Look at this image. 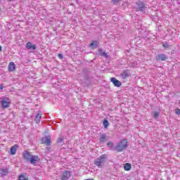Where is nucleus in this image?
Here are the masks:
<instances>
[{
    "label": "nucleus",
    "instance_id": "1",
    "mask_svg": "<svg viewBox=\"0 0 180 180\" xmlns=\"http://www.w3.org/2000/svg\"><path fill=\"white\" fill-rule=\"evenodd\" d=\"M129 147V142L127 141V139H122L115 146V151L117 153H122L124 151V150H127V148Z\"/></svg>",
    "mask_w": 180,
    "mask_h": 180
},
{
    "label": "nucleus",
    "instance_id": "2",
    "mask_svg": "<svg viewBox=\"0 0 180 180\" xmlns=\"http://www.w3.org/2000/svg\"><path fill=\"white\" fill-rule=\"evenodd\" d=\"M107 158L108 156L106 154L101 155L100 157L97 158L96 160H94V164L98 167V168H103L105 167Z\"/></svg>",
    "mask_w": 180,
    "mask_h": 180
},
{
    "label": "nucleus",
    "instance_id": "3",
    "mask_svg": "<svg viewBox=\"0 0 180 180\" xmlns=\"http://www.w3.org/2000/svg\"><path fill=\"white\" fill-rule=\"evenodd\" d=\"M147 9V5L141 1H138L136 2V10L137 12H144Z\"/></svg>",
    "mask_w": 180,
    "mask_h": 180
},
{
    "label": "nucleus",
    "instance_id": "4",
    "mask_svg": "<svg viewBox=\"0 0 180 180\" xmlns=\"http://www.w3.org/2000/svg\"><path fill=\"white\" fill-rule=\"evenodd\" d=\"M32 156L33 155H32L30 152L27 150L24 151L22 153V158L26 162H29V161H30V158H32Z\"/></svg>",
    "mask_w": 180,
    "mask_h": 180
},
{
    "label": "nucleus",
    "instance_id": "5",
    "mask_svg": "<svg viewBox=\"0 0 180 180\" xmlns=\"http://www.w3.org/2000/svg\"><path fill=\"white\" fill-rule=\"evenodd\" d=\"M71 174H72V172L68 171V170H65L63 172L60 179L61 180H68L69 178H71Z\"/></svg>",
    "mask_w": 180,
    "mask_h": 180
},
{
    "label": "nucleus",
    "instance_id": "6",
    "mask_svg": "<svg viewBox=\"0 0 180 180\" xmlns=\"http://www.w3.org/2000/svg\"><path fill=\"white\" fill-rule=\"evenodd\" d=\"M167 60H168V56L164 53H160L155 56L156 61H167Z\"/></svg>",
    "mask_w": 180,
    "mask_h": 180
},
{
    "label": "nucleus",
    "instance_id": "7",
    "mask_svg": "<svg viewBox=\"0 0 180 180\" xmlns=\"http://www.w3.org/2000/svg\"><path fill=\"white\" fill-rule=\"evenodd\" d=\"M39 161H40V158L38 155H32L28 162L32 164V165H36Z\"/></svg>",
    "mask_w": 180,
    "mask_h": 180
},
{
    "label": "nucleus",
    "instance_id": "8",
    "mask_svg": "<svg viewBox=\"0 0 180 180\" xmlns=\"http://www.w3.org/2000/svg\"><path fill=\"white\" fill-rule=\"evenodd\" d=\"M1 103L3 109H6V108L9 107L11 101L8 98H4L1 101Z\"/></svg>",
    "mask_w": 180,
    "mask_h": 180
},
{
    "label": "nucleus",
    "instance_id": "9",
    "mask_svg": "<svg viewBox=\"0 0 180 180\" xmlns=\"http://www.w3.org/2000/svg\"><path fill=\"white\" fill-rule=\"evenodd\" d=\"M110 82H112L114 86H116L117 88H120L122 86V82L117 80L115 77H111Z\"/></svg>",
    "mask_w": 180,
    "mask_h": 180
},
{
    "label": "nucleus",
    "instance_id": "10",
    "mask_svg": "<svg viewBox=\"0 0 180 180\" xmlns=\"http://www.w3.org/2000/svg\"><path fill=\"white\" fill-rule=\"evenodd\" d=\"M82 73L85 79H88L89 78V74H91V68H84L82 70Z\"/></svg>",
    "mask_w": 180,
    "mask_h": 180
},
{
    "label": "nucleus",
    "instance_id": "11",
    "mask_svg": "<svg viewBox=\"0 0 180 180\" xmlns=\"http://www.w3.org/2000/svg\"><path fill=\"white\" fill-rule=\"evenodd\" d=\"M131 74L130 73V70H125L122 73H120V77L122 78V79H126V78H129Z\"/></svg>",
    "mask_w": 180,
    "mask_h": 180
},
{
    "label": "nucleus",
    "instance_id": "12",
    "mask_svg": "<svg viewBox=\"0 0 180 180\" xmlns=\"http://www.w3.org/2000/svg\"><path fill=\"white\" fill-rule=\"evenodd\" d=\"M9 174V169L8 167H3L0 169L1 176H6Z\"/></svg>",
    "mask_w": 180,
    "mask_h": 180
},
{
    "label": "nucleus",
    "instance_id": "13",
    "mask_svg": "<svg viewBox=\"0 0 180 180\" xmlns=\"http://www.w3.org/2000/svg\"><path fill=\"white\" fill-rule=\"evenodd\" d=\"M26 48L27 50H33L34 51L37 49V46L33 44L32 42L28 41L26 44Z\"/></svg>",
    "mask_w": 180,
    "mask_h": 180
},
{
    "label": "nucleus",
    "instance_id": "14",
    "mask_svg": "<svg viewBox=\"0 0 180 180\" xmlns=\"http://www.w3.org/2000/svg\"><path fill=\"white\" fill-rule=\"evenodd\" d=\"M41 143L42 144L50 146V144H51V140L49 138V136H44L41 139Z\"/></svg>",
    "mask_w": 180,
    "mask_h": 180
},
{
    "label": "nucleus",
    "instance_id": "15",
    "mask_svg": "<svg viewBox=\"0 0 180 180\" xmlns=\"http://www.w3.org/2000/svg\"><path fill=\"white\" fill-rule=\"evenodd\" d=\"M40 120H41V111H39L38 114L36 115L34 118V122L37 124L40 123Z\"/></svg>",
    "mask_w": 180,
    "mask_h": 180
},
{
    "label": "nucleus",
    "instance_id": "16",
    "mask_svg": "<svg viewBox=\"0 0 180 180\" xmlns=\"http://www.w3.org/2000/svg\"><path fill=\"white\" fill-rule=\"evenodd\" d=\"M100 143H105V141H108V136H106V134H101L99 139Z\"/></svg>",
    "mask_w": 180,
    "mask_h": 180
},
{
    "label": "nucleus",
    "instance_id": "17",
    "mask_svg": "<svg viewBox=\"0 0 180 180\" xmlns=\"http://www.w3.org/2000/svg\"><path fill=\"white\" fill-rule=\"evenodd\" d=\"M107 147H108L110 150H112V151H116V146H115L113 142H108Z\"/></svg>",
    "mask_w": 180,
    "mask_h": 180
},
{
    "label": "nucleus",
    "instance_id": "18",
    "mask_svg": "<svg viewBox=\"0 0 180 180\" xmlns=\"http://www.w3.org/2000/svg\"><path fill=\"white\" fill-rule=\"evenodd\" d=\"M8 71L12 72V71H13L14 70L16 69V65H15V63L13 62H11L8 64Z\"/></svg>",
    "mask_w": 180,
    "mask_h": 180
},
{
    "label": "nucleus",
    "instance_id": "19",
    "mask_svg": "<svg viewBox=\"0 0 180 180\" xmlns=\"http://www.w3.org/2000/svg\"><path fill=\"white\" fill-rule=\"evenodd\" d=\"M18 145L15 144L11 148V155H15L16 154V150L18 149Z\"/></svg>",
    "mask_w": 180,
    "mask_h": 180
},
{
    "label": "nucleus",
    "instance_id": "20",
    "mask_svg": "<svg viewBox=\"0 0 180 180\" xmlns=\"http://www.w3.org/2000/svg\"><path fill=\"white\" fill-rule=\"evenodd\" d=\"M124 171H130V169H131V164L130 163L124 164Z\"/></svg>",
    "mask_w": 180,
    "mask_h": 180
},
{
    "label": "nucleus",
    "instance_id": "21",
    "mask_svg": "<svg viewBox=\"0 0 180 180\" xmlns=\"http://www.w3.org/2000/svg\"><path fill=\"white\" fill-rule=\"evenodd\" d=\"M99 53H101V56L105 57V58H109V56L108 55V53L103 52V50H102L101 49H99Z\"/></svg>",
    "mask_w": 180,
    "mask_h": 180
},
{
    "label": "nucleus",
    "instance_id": "22",
    "mask_svg": "<svg viewBox=\"0 0 180 180\" xmlns=\"http://www.w3.org/2000/svg\"><path fill=\"white\" fill-rule=\"evenodd\" d=\"M103 124L104 126V129H108V127H109V121H108V120H104Z\"/></svg>",
    "mask_w": 180,
    "mask_h": 180
},
{
    "label": "nucleus",
    "instance_id": "23",
    "mask_svg": "<svg viewBox=\"0 0 180 180\" xmlns=\"http://www.w3.org/2000/svg\"><path fill=\"white\" fill-rule=\"evenodd\" d=\"M89 47H98V43L96 41H93L91 44H89Z\"/></svg>",
    "mask_w": 180,
    "mask_h": 180
},
{
    "label": "nucleus",
    "instance_id": "24",
    "mask_svg": "<svg viewBox=\"0 0 180 180\" xmlns=\"http://www.w3.org/2000/svg\"><path fill=\"white\" fill-rule=\"evenodd\" d=\"M162 47H164V49H169V44H168V42H162Z\"/></svg>",
    "mask_w": 180,
    "mask_h": 180
},
{
    "label": "nucleus",
    "instance_id": "25",
    "mask_svg": "<svg viewBox=\"0 0 180 180\" xmlns=\"http://www.w3.org/2000/svg\"><path fill=\"white\" fill-rule=\"evenodd\" d=\"M19 180H29V178H27L26 176H25V175L23 174H20L19 176Z\"/></svg>",
    "mask_w": 180,
    "mask_h": 180
},
{
    "label": "nucleus",
    "instance_id": "26",
    "mask_svg": "<svg viewBox=\"0 0 180 180\" xmlns=\"http://www.w3.org/2000/svg\"><path fill=\"white\" fill-rule=\"evenodd\" d=\"M153 116L155 119H157V117H160V113H158L157 111H155L153 114Z\"/></svg>",
    "mask_w": 180,
    "mask_h": 180
},
{
    "label": "nucleus",
    "instance_id": "27",
    "mask_svg": "<svg viewBox=\"0 0 180 180\" xmlns=\"http://www.w3.org/2000/svg\"><path fill=\"white\" fill-rule=\"evenodd\" d=\"M111 1L114 5H116V4H119V2H120V1H122V0H111Z\"/></svg>",
    "mask_w": 180,
    "mask_h": 180
},
{
    "label": "nucleus",
    "instance_id": "28",
    "mask_svg": "<svg viewBox=\"0 0 180 180\" xmlns=\"http://www.w3.org/2000/svg\"><path fill=\"white\" fill-rule=\"evenodd\" d=\"M63 141H64V139H63V138H59V139L57 140V143H63Z\"/></svg>",
    "mask_w": 180,
    "mask_h": 180
},
{
    "label": "nucleus",
    "instance_id": "29",
    "mask_svg": "<svg viewBox=\"0 0 180 180\" xmlns=\"http://www.w3.org/2000/svg\"><path fill=\"white\" fill-rule=\"evenodd\" d=\"M175 112H176V115H180V109L179 108H176L175 110Z\"/></svg>",
    "mask_w": 180,
    "mask_h": 180
},
{
    "label": "nucleus",
    "instance_id": "30",
    "mask_svg": "<svg viewBox=\"0 0 180 180\" xmlns=\"http://www.w3.org/2000/svg\"><path fill=\"white\" fill-rule=\"evenodd\" d=\"M58 58H59L60 60H63V58H64V56H63L62 53H58Z\"/></svg>",
    "mask_w": 180,
    "mask_h": 180
},
{
    "label": "nucleus",
    "instance_id": "31",
    "mask_svg": "<svg viewBox=\"0 0 180 180\" xmlns=\"http://www.w3.org/2000/svg\"><path fill=\"white\" fill-rule=\"evenodd\" d=\"M4 89V84H0V91H2Z\"/></svg>",
    "mask_w": 180,
    "mask_h": 180
},
{
    "label": "nucleus",
    "instance_id": "32",
    "mask_svg": "<svg viewBox=\"0 0 180 180\" xmlns=\"http://www.w3.org/2000/svg\"><path fill=\"white\" fill-rule=\"evenodd\" d=\"M79 1L81 0H75L76 4H79Z\"/></svg>",
    "mask_w": 180,
    "mask_h": 180
},
{
    "label": "nucleus",
    "instance_id": "33",
    "mask_svg": "<svg viewBox=\"0 0 180 180\" xmlns=\"http://www.w3.org/2000/svg\"><path fill=\"white\" fill-rule=\"evenodd\" d=\"M0 51H2V46L0 45Z\"/></svg>",
    "mask_w": 180,
    "mask_h": 180
},
{
    "label": "nucleus",
    "instance_id": "34",
    "mask_svg": "<svg viewBox=\"0 0 180 180\" xmlns=\"http://www.w3.org/2000/svg\"><path fill=\"white\" fill-rule=\"evenodd\" d=\"M130 67H135V65H130Z\"/></svg>",
    "mask_w": 180,
    "mask_h": 180
},
{
    "label": "nucleus",
    "instance_id": "35",
    "mask_svg": "<svg viewBox=\"0 0 180 180\" xmlns=\"http://www.w3.org/2000/svg\"><path fill=\"white\" fill-rule=\"evenodd\" d=\"M86 180H94V179H88Z\"/></svg>",
    "mask_w": 180,
    "mask_h": 180
},
{
    "label": "nucleus",
    "instance_id": "36",
    "mask_svg": "<svg viewBox=\"0 0 180 180\" xmlns=\"http://www.w3.org/2000/svg\"><path fill=\"white\" fill-rule=\"evenodd\" d=\"M7 1H9L10 2H12V1H13V0H7Z\"/></svg>",
    "mask_w": 180,
    "mask_h": 180
}]
</instances>
